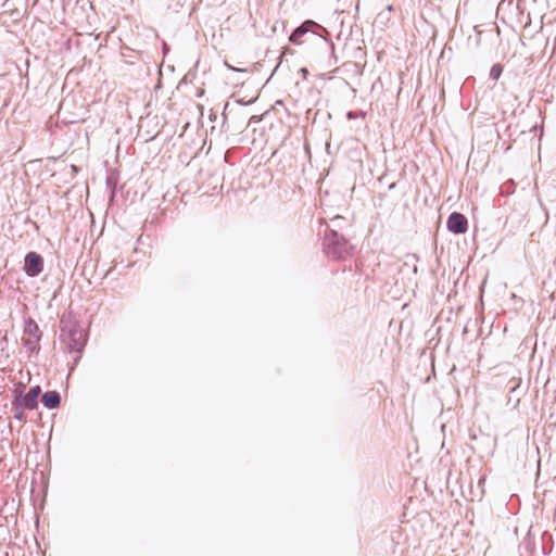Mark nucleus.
Listing matches in <instances>:
<instances>
[{"label":"nucleus","instance_id":"obj_1","mask_svg":"<svg viewBox=\"0 0 556 556\" xmlns=\"http://www.w3.org/2000/svg\"><path fill=\"white\" fill-rule=\"evenodd\" d=\"M61 337L70 353L80 354L87 342V334L75 320H62Z\"/></svg>","mask_w":556,"mask_h":556},{"label":"nucleus","instance_id":"obj_2","mask_svg":"<svg viewBox=\"0 0 556 556\" xmlns=\"http://www.w3.org/2000/svg\"><path fill=\"white\" fill-rule=\"evenodd\" d=\"M323 247L325 254L333 260H344L353 250L351 243L334 229L326 230Z\"/></svg>","mask_w":556,"mask_h":556},{"label":"nucleus","instance_id":"obj_3","mask_svg":"<svg viewBox=\"0 0 556 556\" xmlns=\"http://www.w3.org/2000/svg\"><path fill=\"white\" fill-rule=\"evenodd\" d=\"M43 270V258L37 252H28L24 260V271L28 277H36Z\"/></svg>","mask_w":556,"mask_h":556},{"label":"nucleus","instance_id":"obj_4","mask_svg":"<svg viewBox=\"0 0 556 556\" xmlns=\"http://www.w3.org/2000/svg\"><path fill=\"white\" fill-rule=\"evenodd\" d=\"M446 227L451 232L462 235L468 229V220L462 213L453 212L447 218Z\"/></svg>","mask_w":556,"mask_h":556},{"label":"nucleus","instance_id":"obj_5","mask_svg":"<svg viewBox=\"0 0 556 556\" xmlns=\"http://www.w3.org/2000/svg\"><path fill=\"white\" fill-rule=\"evenodd\" d=\"M41 390L39 386L31 387L25 395H16L14 397L20 404L26 406V409L33 410L38 405V396Z\"/></svg>","mask_w":556,"mask_h":556},{"label":"nucleus","instance_id":"obj_6","mask_svg":"<svg viewBox=\"0 0 556 556\" xmlns=\"http://www.w3.org/2000/svg\"><path fill=\"white\" fill-rule=\"evenodd\" d=\"M45 407L53 409L60 406L61 395L58 391H47L41 397Z\"/></svg>","mask_w":556,"mask_h":556},{"label":"nucleus","instance_id":"obj_7","mask_svg":"<svg viewBox=\"0 0 556 556\" xmlns=\"http://www.w3.org/2000/svg\"><path fill=\"white\" fill-rule=\"evenodd\" d=\"M315 24L312 21H306L296 27L289 37V41L293 45H300L301 38L308 33V26Z\"/></svg>","mask_w":556,"mask_h":556},{"label":"nucleus","instance_id":"obj_8","mask_svg":"<svg viewBox=\"0 0 556 556\" xmlns=\"http://www.w3.org/2000/svg\"><path fill=\"white\" fill-rule=\"evenodd\" d=\"M25 333L29 337L36 338V341L40 340V330L36 321L28 319L25 325Z\"/></svg>","mask_w":556,"mask_h":556},{"label":"nucleus","instance_id":"obj_9","mask_svg":"<svg viewBox=\"0 0 556 556\" xmlns=\"http://www.w3.org/2000/svg\"><path fill=\"white\" fill-rule=\"evenodd\" d=\"M24 409H26V406L20 404L15 400H13V402H12V410L14 414L13 417L21 422H24L26 420V414H25Z\"/></svg>","mask_w":556,"mask_h":556},{"label":"nucleus","instance_id":"obj_10","mask_svg":"<svg viewBox=\"0 0 556 556\" xmlns=\"http://www.w3.org/2000/svg\"><path fill=\"white\" fill-rule=\"evenodd\" d=\"M502 66L498 64H494L490 70V78L493 80H497L502 75Z\"/></svg>","mask_w":556,"mask_h":556},{"label":"nucleus","instance_id":"obj_11","mask_svg":"<svg viewBox=\"0 0 556 556\" xmlns=\"http://www.w3.org/2000/svg\"><path fill=\"white\" fill-rule=\"evenodd\" d=\"M38 341H36V338H34V340H31L30 338L29 339H26L24 340V345L29 350V351H35L36 349V344H37Z\"/></svg>","mask_w":556,"mask_h":556},{"label":"nucleus","instance_id":"obj_12","mask_svg":"<svg viewBox=\"0 0 556 556\" xmlns=\"http://www.w3.org/2000/svg\"><path fill=\"white\" fill-rule=\"evenodd\" d=\"M225 65L230 70V71H235V72H244V70H240V68H237L230 64H228L227 62L225 63Z\"/></svg>","mask_w":556,"mask_h":556},{"label":"nucleus","instance_id":"obj_13","mask_svg":"<svg viewBox=\"0 0 556 556\" xmlns=\"http://www.w3.org/2000/svg\"><path fill=\"white\" fill-rule=\"evenodd\" d=\"M341 219H342V217H341V216H336V217L332 219V223H337V222H339V220H341Z\"/></svg>","mask_w":556,"mask_h":556},{"label":"nucleus","instance_id":"obj_14","mask_svg":"<svg viewBox=\"0 0 556 556\" xmlns=\"http://www.w3.org/2000/svg\"><path fill=\"white\" fill-rule=\"evenodd\" d=\"M301 72H302V74H303L304 76H305V75H307V73H308L306 68H302V70H301Z\"/></svg>","mask_w":556,"mask_h":556}]
</instances>
